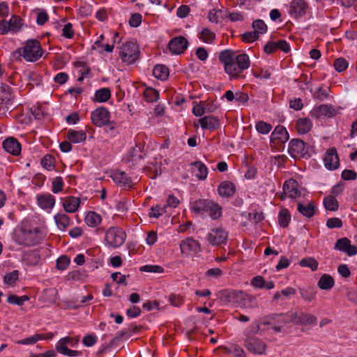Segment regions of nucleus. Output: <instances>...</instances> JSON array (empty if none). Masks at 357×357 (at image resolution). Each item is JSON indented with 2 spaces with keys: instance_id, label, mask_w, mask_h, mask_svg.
Returning <instances> with one entry per match:
<instances>
[{
  "instance_id": "nucleus-1",
  "label": "nucleus",
  "mask_w": 357,
  "mask_h": 357,
  "mask_svg": "<svg viewBox=\"0 0 357 357\" xmlns=\"http://www.w3.org/2000/svg\"><path fill=\"white\" fill-rule=\"evenodd\" d=\"M43 236L39 227H22L15 232L14 240L20 245L33 246L42 242Z\"/></svg>"
},
{
  "instance_id": "nucleus-2",
  "label": "nucleus",
  "mask_w": 357,
  "mask_h": 357,
  "mask_svg": "<svg viewBox=\"0 0 357 357\" xmlns=\"http://www.w3.org/2000/svg\"><path fill=\"white\" fill-rule=\"evenodd\" d=\"M190 209L199 215L207 213L213 220H218L222 215V207L208 199H200L192 202Z\"/></svg>"
},
{
  "instance_id": "nucleus-3",
  "label": "nucleus",
  "mask_w": 357,
  "mask_h": 357,
  "mask_svg": "<svg viewBox=\"0 0 357 357\" xmlns=\"http://www.w3.org/2000/svg\"><path fill=\"white\" fill-rule=\"evenodd\" d=\"M250 66V61L247 54H236L227 74L229 75L230 78H237L241 76L243 70L249 68Z\"/></svg>"
},
{
  "instance_id": "nucleus-4",
  "label": "nucleus",
  "mask_w": 357,
  "mask_h": 357,
  "mask_svg": "<svg viewBox=\"0 0 357 357\" xmlns=\"http://www.w3.org/2000/svg\"><path fill=\"white\" fill-rule=\"evenodd\" d=\"M22 50L23 58L29 62L38 61L43 56V53L40 43L36 39L26 40Z\"/></svg>"
},
{
  "instance_id": "nucleus-5",
  "label": "nucleus",
  "mask_w": 357,
  "mask_h": 357,
  "mask_svg": "<svg viewBox=\"0 0 357 357\" xmlns=\"http://www.w3.org/2000/svg\"><path fill=\"white\" fill-rule=\"evenodd\" d=\"M119 55L123 63L132 64L139 59V47L135 42H126L120 47Z\"/></svg>"
},
{
  "instance_id": "nucleus-6",
  "label": "nucleus",
  "mask_w": 357,
  "mask_h": 357,
  "mask_svg": "<svg viewBox=\"0 0 357 357\" xmlns=\"http://www.w3.org/2000/svg\"><path fill=\"white\" fill-rule=\"evenodd\" d=\"M221 295L225 298L227 302H235L237 303L239 300H243V305L247 307H254L255 304L252 303L255 301L254 297L248 296L241 291L225 289L221 292Z\"/></svg>"
},
{
  "instance_id": "nucleus-7",
  "label": "nucleus",
  "mask_w": 357,
  "mask_h": 357,
  "mask_svg": "<svg viewBox=\"0 0 357 357\" xmlns=\"http://www.w3.org/2000/svg\"><path fill=\"white\" fill-rule=\"evenodd\" d=\"M310 146L306 145L303 141L299 139H293L290 141L288 152L294 159L310 157L309 149Z\"/></svg>"
},
{
  "instance_id": "nucleus-8",
  "label": "nucleus",
  "mask_w": 357,
  "mask_h": 357,
  "mask_svg": "<svg viewBox=\"0 0 357 357\" xmlns=\"http://www.w3.org/2000/svg\"><path fill=\"white\" fill-rule=\"evenodd\" d=\"M126 234L122 230L117 227L109 228L105 234V241L107 243L113 248H117L121 245L126 240Z\"/></svg>"
},
{
  "instance_id": "nucleus-9",
  "label": "nucleus",
  "mask_w": 357,
  "mask_h": 357,
  "mask_svg": "<svg viewBox=\"0 0 357 357\" xmlns=\"http://www.w3.org/2000/svg\"><path fill=\"white\" fill-rule=\"evenodd\" d=\"M110 113L104 107H100L91 112V119L92 123L97 127H102L105 125H110Z\"/></svg>"
},
{
  "instance_id": "nucleus-10",
  "label": "nucleus",
  "mask_w": 357,
  "mask_h": 357,
  "mask_svg": "<svg viewBox=\"0 0 357 357\" xmlns=\"http://www.w3.org/2000/svg\"><path fill=\"white\" fill-rule=\"evenodd\" d=\"M244 346L247 350L255 354H263L266 350V344L260 339L250 337L245 338Z\"/></svg>"
},
{
  "instance_id": "nucleus-11",
  "label": "nucleus",
  "mask_w": 357,
  "mask_h": 357,
  "mask_svg": "<svg viewBox=\"0 0 357 357\" xmlns=\"http://www.w3.org/2000/svg\"><path fill=\"white\" fill-rule=\"evenodd\" d=\"M188 41L184 36H176L168 43V48L174 54H181L188 48Z\"/></svg>"
},
{
  "instance_id": "nucleus-12",
  "label": "nucleus",
  "mask_w": 357,
  "mask_h": 357,
  "mask_svg": "<svg viewBox=\"0 0 357 357\" xmlns=\"http://www.w3.org/2000/svg\"><path fill=\"white\" fill-rule=\"evenodd\" d=\"M325 167L330 170H334L338 168L340 160L335 148H331L327 150L324 158Z\"/></svg>"
},
{
  "instance_id": "nucleus-13",
  "label": "nucleus",
  "mask_w": 357,
  "mask_h": 357,
  "mask_svg": "<svg viewBox=\"0 0 357 357\" xmlns=\"http://www.w3.org/2000/svg\"><path fill=\"white\" fill-rule=\"evenodd\" d=\"M227 233L222 229H212L207 236L208 241L212 245H221L226 243Z\"/></svg>"
},
{
  "instance_id": "nucleus-14",
  "label": "nucleus",
  "mask_w": 357,
  "mask_h": 357,
  "mask_svg": "<svg viewBox=\"0 0 357 357\" xmlns=\"http://www.w3.org/2000/svg\"><path fill=\"white\" fill-rule=\"evenodd\" d=\"M2 146L6 152L13 155H18L21 153V144L17 139L14 137H11L6 139L3 142Z\"/></svg>"
},
{
  "instance_id": "nucleus-15",
  "label": "nucleus",
  "mask_w": 357,
  "mask_h": 357,
  "mask_svg": "<svg viewBox=\"0 0 357 357\" xmlns=\"http://www.w3.org/2000/svg\"><path fill=\"white\" fill-rule=\"evenodd\" d=\"M111 177L116 183L122 188H130L133 185L131 178L124 172L116 171L112 173Z\"/></svg>"
},
{
  "instance_id": "nucleus-16",
  "label": "nucleus",
  "mask_w": 357,
  "mask_h": 357,
  "mask_svg": "<svg viewBox=\"0 0 357 357\" xmlns=\"http://www.w3.org/2000/svg\"><path fill=\"white\" fill-rule=\"evenodd\" d=\"M298 186V182L291 178L284 183L283 191L289 197L295 199L301 196V192L299 191Z\"/></svg>"
},
{
  "instance_id": "nucleus-17",
  "label": "nucleus",
  "mask_w": 357,
  "mask_h": 357,
  "mask_svg": "<svg viewBox=\"0 0 357 357\" xmlns=\"http://www.w3.org/2000/svg\"><path fill=\"white\" fill-rule=\"evenodd\" d=\"M307 10V5L303 0H293L290 5L289 13L296 17L303 16Z\"/></svg>"
},
{
  "instance_id": "nucleus-18",
  "label": "nucleus",
  "mask_w": 357,
  "mask_h": 357,
  "mask_svg": "<svg viewBox=\"0 0 357 357\" xmlns=\"http://www.w3.org/2000/svg\"><path fill=\"white\" fill-rule=\"evenodd\" d=\"M337 113V110L331 105H321L314 109L311 114L317 118L321 116L333 117Z\"/></svg>"
},
{
  "instance_id": "nucleus-19",
  "label": "nucleus",
  "mask_w": 357,
  "mask_h": 357,
  "mask_svg": "<svg viewBox=\"0 0 357 357\" xmlns=\"http://www.w3.org/2000/svg\"><path fill=\"white\" fill-rule=\"evenodd\" d=\"M181 252L188 255L190 252H198L200 250L199 243L190 238H188L181 241L180 244Z\"/></svg>"
},
{
  "instance_id": "nucleus-20",
  "label": "nucleus",
  "mask_w": 357,
  "mask_h": 357,
  "mask_svg": "<svg viewBox=\"0 0 357 357\" xmlns=\"http://www.w3.org/2000/svg\"><path fill=\"white\" fill-rule=\"evenodd\" d=\"M199 123L204 130H215L220 127L218 118L213 116H206L199 119Z\"/></svg>"
},
{
  "instance_id": "nucleus-21",
  "label": "nucleus",
  "mask_w": 357,
  "mask_h": 357,
  "mask_svg": "<svg viewBox=\"0 0 357 357\" xmlns=\"http://www.w3.org/2000/svg\"><path fill=\"white\" fill-rule=\"evenodd\" d=\"M289 133L287 129L282 126H277L271 133V140L272 142L278 141L284 143L289 139Z\"/></svg>"
},
{
  "instance_id": "nucleus-22",
  "label": "nucleus",
  "mask_w": 357,
  "mask_h": 357,
  "mask_svg": "<svg viewBox=\"0 0 357 357\" xmlns=\"http://www.w3.org/2000/svg\"><path fill=\"white\" fill-rule=\"evenodd\" d=\"M218 194L222 197H233L236 192V188L233 183L230 181H223L218 188Z\"/></svg>"
},
{
  "instance_id": "nucleus-23",
  "label": "nucleus",
  "mask_w": 357,
  "mask_h": 357,
  "mask_svg": "<svg viewBox=\"0 0 357 357\" xmlns=\"http://www.w3.org/2000/svg\"><path fill=\"white\" fill-rule=\"evenodd\" d=\"M80 199L78 197L69 196L63 199V207L67 213H75L79 207Z\"/></svg>"
},
{
  "instance_id": "nucleus-24",
  "label": "nucleus",
  "mask_w": 357,
  "mask_h": 357,
  "mask_svg": "<svg viewBox=\"0 0 357 357\" xmlns=\"http://www.w3.org/2000/svg\"><path fill=\"white\" fill-rule=\"evenodd\" d=\"M236 54V52L230 50H225L220 53L219 60L224 64V69L226 73L230 69L231 63Z\"/></svg>"
},
{
  "instance_id": "nucleus-25",
  "label": "nucleus",
  "mask_w": 357,
  "mask_h": 357,
  "mask_svg": "<svg viewBox=\"0 0 357 357\" xmlns=\"http://www.w3.org/2000/svg\"><path fill=\"white\" fill-rule=\"evenodd\" d=\"M37 201L38 205L43 209H51L55 204V199L50 194L38 195Z\"/></svg>"
},
{
  "instance_id": "nucleus-26",
  "label": "nucleus",
  "mask_w": 357,
  "mask_h": 357,
  "mask_svg": "<svg viewBox=\"0 0 357 357\" xmlns=\"http://www.w3.org/2000/svg\"><path fill=\"white\" fill-rule=\"evenodd\" d=\"M334 285L335 280L333 278L331 275L326 273L323 274L317 282L318 287L321 290H330Z\"/></svg>"
},
{
  "instance_id": "nucleus-27",
  "label": "nucleus",
  "mask_w": 357,
  "mask_h": 357,
  "mask_svg": "<svg viewBox=\"0 0 357 357\" xmlns=\"http://www.w3.org/2000/svg\"><path fill=\"white\" fill-rule=\"evenodd\" d=\"M297 210L303 216L310 218L315 214L316 206L312 202H309L307 205L299 202L297 204Z\"/></svg>"
},
{
  "instance_id": "nucleus-28",
  "label": "nucleus",
  "mask_w": 357,
  "mask_h": 357,
  "mask_svg": "<svg viewBox=\"0 0 357 357\" xmlns=\"http://www.w3.org/2000/svg\"><path fill=\"white\" fill-rule=\"evenodd\" d=\"M169 75V68L162 64L156 65L153 70V75L160 80H166Z\"/></svg>"
},
{
  "instance_id": "nucleus-29",
  "label": "nucleus",
  "mask_w": 357,
  "mask_h": 357,
  "mask_svg": "<svg viewBox=\"0 0 357 357\" xmlns=\"http://www.w3.org/2000/svg\"><path fill=\"white\" fill-rule=\"evenodd\" d=\"M86 132L83 130L76 131L72 129L68 131V139L72 143H79L85 141Z\"/></svg>"
},
{
  "instance_id": "nucleus-30",
  "label": "nucleus",
  "mask_w": 357,
  "mask_h": 357,
  "mask_svg": "<svg viewBox=\"0 0 357 357\" xmlns=\"http://www.w3.org/2000/svg\"><path fill=\"white\" fill-rule=\"evenodd\" d=\"M299 292L301 298L307 302L312 301L317 294L316 289L312 287L299 288Z\"/></svg>"
},
{
  "instance_id": "nucleus-31",
  "label": "nucleus",
  "mask_w": 357,
  "mask_h": 357,
  "mask_svg": "<svg viewBox=\"0 0 357 357\" xmlns=\"http://www.w3.org/2000/svg\"><path fill=\"white\" fill-rule=\"evenodd\" d=\"M102 220L101 216L94 211L89 212L85 217L86 224L91 227L98 226Z\"/></svg>"
},
{
  "instance_id": "nucleus-32",
  "label": "nucleus",
  "mask_w": 357,
  "mask_h": 357,
  "mask_svg": "<svg viewBox=\"0 0 357 357\" xmlns=\"http://www.w3.org/2000/svg\"><path fill=\"white\" fill-rule=\"evenodd\" d=\"M191 165L194 166L197 169L198 173L196 174V176L199 180L204 181L208 175V169L203 162L196 161L192 162Z\"/></svg>"
},
{
  "instance_id": "nucleus-33",
  "label": "nucleus",
  "mask_w": 357,
  "mask_h": 357,
  "mask_svg": "<svg viewBox=\"0 0 357 357\" xmlns=\"http://www.w3.org/2000/svg\"><path fill=\"white\" fill-rule=\"evenodd\" d=\"M312 128V122L308 119H299L296 123V128L300 134L308 132Z\"/></svg>"
},
{
  "instance_id": "nucleus-34",
  "label": "nucleus",
  "mask_w": 357,
  "mask_h": 357,
  "mask_svg": "<svg viewBox=\"0 0 357 357\" xmlns=\"http://www.w3.org/2000/svg\"><path fill=\"white\" fill-rule=\"evenodd\" d=\"M54 220L58 228L61 230H65L70 225V218L64 213H57L54 215Z\"/></svg>"
},
{
  "instance_id": "nucleus-35",
  "label": "nucleus",
  "mask_w": 357,
  "mask_h": 357,
  "mask_svg": "<svg viewBox=\"0 0 357 357\" xmlns=\"http://www.w3.org/2000/svg\"><path fill=\"white\" fill-rule=\"evenodd\" d=\"M111 97V91L108 88H101L96 91L94 101L106 102Z\"/></svg>"
},
{
  "instance_id": "nucleus-36",
  "label": "nucleus",
  "mask_w": 357,
  "mask_h": 357,
  "mask_svg": "<svg viewBox=\"0 0 357 357\" xmlns=\"http://www.w3.org/2000/svg\"><path fill=\"white\" fill-rule=\"evenodd\" d=\"M13 89L12 88L6 84H2L0 87V99L2 102H5L6 104H8L9 101L11 100Z\"/></svg>"
},
{
  "instance_id": "nucleus-37",
  "label": "nucleus",
  "mask_w": 357,
  "mask_h": 357,
  "mask_svg": "<svg viewBox=\"0 0 357 357\" xmlns=\"http://www.w3.org/2000/svg\"><path fill=\"white\" fill-rule=\"evenodd\" d=\"M291 219L289 211L286 208L280 210L278 215V222L282 227H287Z\"/></svg>"
},
{
  "instance_id": "nucleus-38",
  "label": "nucleus",
  "mask_w": 357,
  "mask_h": 357,
  "mask_svg": "<svg viewBox=\"0 0 357 357\" xmlns=\"http://www.w3.org/2000/svg\"><path fill=\"white\" fill-rule=\"evenodd\" d=\"M324 205L326 210L335 211L338 209L339 204L333 196H328L324 200Z\"/></svg>"
},
{
  "instance_id": "nucleus-39",
  "label": "nucleus",
  "mask_w": 357,
  "mask_h": 357,
  "mask_svg": "<svg viewBox=\"0 0 357 357\" xmlns=\"http://www.w3.org/2000/svg\"><path fill=\"white\" fill-rule=\"evenodd\" d=\"M145 100L149 102H153L159 98V92L153 88H147L144 92Z\"/></svg>"
},
{
  "instance_id": "nucleus-40",
  "label": "nucleus",
  "mask_w": 357,
  "mask_h": 357,
  "mask_svg": "<svg viewBox=\"0 0 357 357\" xmlns=\"http://www.w3.org/2000/svg\"><path fill=\"white\" fill-rule=\"evenodd\" d=\"M298 322L300 324H316L317 318L311 314L301 312L298 317Z\"/></svg>"
},
{
  "instance_id": "nucleus-41",
  "label": "nucleus",
  "mask_w": 357,
  "mask_h": 357,
  "mask_svg": "<svg viewBox=\"0 0 357 357\" xmlns=\"http://www.w3.org/2000/svg\"><path fill=\"white\" fill-rule=\"evenodd\" d=\"M199 38L206 43H211L215 38V34L208 28H204L200 33Z\"/></svg>"
},
{
  "instance_id": "nucleus-42",
  "label": "nucleus",
  "mask_w": 357,
  "mask_h": 357,
  "mask_svg": "<svg viewBox=\"0 0 357 357\" xmlns=\"http://www.w3.org/2000/svg\"><path fill=\"white\" fill-rule=\"evenodd\" d=\"M252 27L253 28L254 31L256 32L258 36H259V34L265 33L268 29L266 24L262 20H257L253 21Z\"/></svg>"
},
{
  "instance_id": "nucleus-43",
  "label": "nucleus",
  "mask_w": 357,
  "mask_h": 357,
  "mask_svg": "<svg viewBox=\"0 0 357 357\" xmlns=\"http://www.w3.org/2000/svg\"><path fill=\"white\" fill-rule=\"evenodd\" d=\"M299 264L303 267H308L310 268L312 271H314L318 268V261L313 257H307L302 259Z\"/></svg>"
},
{
  "instance_id": "nucleus-44",
  "label": "nucleus",
  "mask_w": 357,
  "mask_h": 357,
  "mask_svg": "<svg viewBox=\"0 0 357 357\" xmlns=\"http://www.w3.org/2000/svg\"><path fill=\"white\" fill-rule=\"evenodd\" d=\"M21 18L19 16L13 15L9 21H7L9 24L10 31L17 32L21 29Z\"/></svg>"
},
{
  "instance_id": "nucleus-45",
  "label": "nucleus",
  "mask_w": 357,
  "mask_h": 357,
  "mask_svg": "<svg viewBox=\"0 0 357 357\" xmlns=\"http://www.w3.org/2000/svg\"><path fill=\"white\" fill-rule=\"evenodd\" d=\"M19 278V271L15 270L10 273H6L3 278V282L10 286H13L15 284L16 281Z\"/></svg>"
},
{
  "instance_id": "nucleus-46",
  "label": "nucleus",
  "mask_w": 357,
  "mask_h": 357,
  "mask_svg": "<svg viewBox=\"0 0 357 357\" xmlns=\"http://www.w3.org/2000/svg\"><path fill=\"white\" fill-rule=\"evenodd\" d=\"M29 299L27 296H17L15 294H11L8 296L7 302L10 304L17 305L21 306L24 304V301Z\"/></svg>"
},
{
  "instance_id": "nucleus-47",
  "label": "nucleus",
  "mask_w": 357,
  "mask_h": 357,
  "mask_svg": "<svg viewBox=\"0 0 357 357\" xmlns=\"http://www.w3.org/2000/svg\"><path fill=\"white\" fill-rule=\"evenodd\" d=\"M165 213H167V208L165 206L161 207L160 205H156L155 206H152L150 208L149 216L150 218H158Z\"/></svg>"
},
{
  "instance_id": "nucleus-48",
  "label": "nucleus",
  "mask_w": 357,
  "mask_h": 357,
  "mask_svg": "<svg viewBox=\"0 0 357 357\" xmlns=\"http://www.w3.org/2000/svg\"><path fill=\"white\" fill-rule=\"evenodd\" d=\"M351 241L347 237L338 239L335 245V249L345 252L348 246L350 245Z\"/></svg>"
},
{
  "instance_id": "nucleus-49",
  "label": "nucleus",
  "mask_w": 357,
  "mask_h": 357,
  "mask_svg": "<svg viewBox=\"0 0 357 357\" xmlns=\"http://www.w3.org/2000/svg\"><path fill=\"white\" fill-rule=\"evenodd\" d=\"M348 65V61L342 57L336 59L333 63L335 69L339 73L344 71L347 68Z\"/></svg>"
},
{
  "instance_id": "nucleus-50",
  "label": "nucleus",
  "mask_w": 357,
  "mask_h": 357,
  "mask_svg": "<svg viewBox=\"0 0 357 357\" xmlns=\"http://www.w3.org/2000/svg\"><path fill=\"white\" fill-rule=\"evenodd\" d=\"M142 272H149L154 273H164V268L159 265H145L139 268Z\"/></svg>"
},
{
  "instance_id": "nucleus-51",
  "label": "nucleus",
  "mask_w": 357,
  "mask_h": 357,
  "mask_svg": "<svg viewBox=\"0 0 357 357\" xmlns=\"http://www.w3.org/2000/svg\"><path fill=\"white\" fill-rule=\"evenodd\" d=\"M270 319L273 321V323L277 325L284 326L289 323L288 315L284 314H273L270 317Z\"/></svg>"
},
{
  "instance_id": "nucleus-52",
  "label": "nucleus",
  "mask_w": 357,
  "mask_h": 357,
  "mask_svg": "<svg viewBox=\"0 0 357 357\" xmlns=\"http://www.w3.org/2000/svg\"><path fill=\"white\" fill-rule=\"evenodd\" d=\"M256 129L258 132L265 135L268 134L272 129V126L264 121H260L256 124Z\"/></svg>"
},
{
  "instance_id": "nucleus-53",
  "label": "nucleus",
  "mask_w": 357,
  "mask_h": 357,
  "mask_svg": "<svg viewBox=\"0 0 357 357\" xmlns=\"http://www.w3.org/2000/svg\"><path fill=\"white\" fill-rule=\"evenodd\" d=\"M144 145L137 144L132 149L130 153V155L132 160L142 159L144 155L142 154V149Z\"/></svg>"
},
{
  "instance_id": "nucleus-54",
  "label": "nucleus",
  "mask_w": 357,
  "mask_h": 357,
  "mask_svg": "<svg viewBox=\"0 0 357 357\" xmlns=\"http://www.w3.org/2000/svg\"><path fill=\"white\" fill-rule=\"evenodd\" d=\"M52 190L54 193L56 194L63 190V181L61 176H56L52 183Z\"/></svg>"
},
{
  "instance_id": "nucleus-55",
  "label": "nucleus",
  "mask_w": 357,
  "mask_h": 357,
  "mask_svg": "<svg viewBox=\"0 0 357 357\" xmlns=\"http://www.w3.org/2000/svg\"><path fill=\"white\" fill-rule=\"evenodd\" d=\"M70 258L66 255H63L59 257L56 260V268L59 270L63 271L67 268L70 264Z\"/></svg>"
},
{
  "instance_id": "nucleus-56",
  "label": "nucleus",
  "mask_w": 357,
  "mask_h": 357,
  "mask_svg": "<svg viewBox=\"0 0 357 357\" xmlns=\"http://www.w3.org/2000/svg\"><path fill=\"white\" fill-rule=\"evenodd\" d=\"M241 36L242 40L244 43H252V42L256 41L259 38V36H258L256 32L252 31L245 32L243 34H242Z\"/></svg>"
},
{
  "instance_id": "nucleus-57",
  "label": "nucleus",
  "mask_w": 357,
  "mask_h": 357,
  "mask_svg": "<svg viewBox=\"0 0 357 357\" xmlns=\"http://www.w3.org/2000/svg\"><path fill=\"white\" fill-rule=\"evenodd\" d=\"M259 331V324H252L244 331V335L245 338H249L250 337H253V335L257 334Z\"/></svg>"
},
{
  "instance_id": "nucleus-58",
  "label": "nucleus",
  "mask_w": 357,
  "mask_h": 357,
  "mask_svg": "<svg viewBox=\"0 0 357 357\" xmlns=\"http://www.w3.org/2000/svg\"><path fill=\"white\" fill-rule=\"evenodd\" d=\"M326 226L330 229L340 228L342 226V222L338 218H331L327 220Z\"/></svg>"
},
{
  "instance_id": "nucleus-59",
  "label": "nucleus",
  "mask_w": 357,
  "mask_h": 357,
  "mask_svg": "<svg viewBox=\"0 0 357 357\" xmlns=\"http://www.w3.org/2000/svg\"><path fill=\"white\" fill-rule=\"evenodd\" d=\"M43 167L47 170H50L54 167V158L51 155H45L41 160Z\"/></svg>"
},
{
  "instance_id": "nucleus-60",
  "label": "nucleus",
  "mask_w": 357,
  "mask_h": 357,
  "mask_svg": "<svg viewBox=\"0 0 357 357\" xmlns=\"http://www.w3.org/2000/svg\"><path fill=\"white\" fill-rule=\"evenodd\" d=\"M142 15L139 13H134L131 15L129 20V24L132 27H137L142 22Z\"/></svg>"
},
{
  "instance_id": "nucleus-61",
  "label": "nucleus",
  "mask_w": 357,
  "mask_h": 357,
  "mask_svg": "<svg viewBox=\"0 0 357 357\" xmlns=\"http://www.w3.org/2000/svg\"><path fill=\"white\" fill-rule=\"evenodd\" d=\"M190 12V8L187 5H181L177 8L176 15L180 18L186 17Z\"/></svg>"
},
{
  "instance_id": "nucleus-62",
  "label": "nucleus",
  "mask_w": 357,
  "mask_h": 357,
  "mask_svg": "<svg viewBox=\"0 0 357 357\" xmlns=\"http://www.w3.org/2000/svg\"><path fill=\"white\" fill-rule=\"evenodd\" d=\"M62 36L66 38H72L74 36L73 25L71 23H67L62 29Z\"/></svg>"
},
{
  "instance_id": "nucleus-63",
  "label": "nucleus",
  "mask_w": 357,
  "mask_h": 357,
  "mask_svg": "<svg viewBox=\"0 0 357 357\" xmlns=\"http://www.w3.org/2000/svg\"><path fill=\"white\" fill-rule=\"evenodd\" d=\"M206 112L203 102L196 104L192 108V113L196 116H202Z\"/></svg>"
},
{
  "instance_id": "nucleus-64",
  "label": "nucleus",
  "mask_w": 357,
  "mask_h": 357,
  "mask_svg": "<svg viewBox=\"0 0 357 357\" xmlns=\"http://www.w3.org/2000/svg\"><path fill=\"white\" fill-rule=\"evenodd\" d=\"M141 312V309L138 306L132 305L127 310L126 314L130 318H135L140 315Z\"/></svg>"
}]
</instances>
